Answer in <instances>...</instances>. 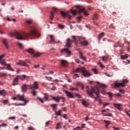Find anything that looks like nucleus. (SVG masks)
Here are the masks:
<instances>
[{
    "label": "nucleus",
    "instance_id": "nucleus-49",
    "mask_svg": "<svg viewBox=\"0 0 130 130\" xmlns=\"http://www.w3.org/2000/svg\"><path fill=\"white\" fill-rule=\"evenodd\" d=\"M26 23L27 24H31V23H32V21H31V20H26Z\"/></svg>",
    "mask_w": 130,
    "mask_h": 130
},
{
    "label": "nucleus",
    "instance_id": "nucleus-42",
    "mask_svg": "<svg viewBox=\"0 0 130 130\" xmlns=\"http://www.w3.org/2000/svg\"><path fill=\"white\" fill-rule=\"evenodd\" d=\"M44 98L47 101L48 100V95H47L46 93H45Z\"/></svg>",
    "mask_w": 130,
    "mask_h": 130
},
{
    "label": "nucleus",
    "instance_id": "nucleus-44",
    "mask_svg": "<svg viewBox=\"0 0 130 130\" xmlns=\"http://www.w3.org/2000/svg\"><path fill=\"white\" fill-rule=\"evenodd\" d=\"M104 116H112V114L111 113H109V114H104Z\"/></svg>",
    "mask_w": 130,
    "mask_h": 130
},
{
    "label": "nucleus",
    "instance_id": "nucleus-4",
    "mask_svg": "<svg viewBox=\"0 0 130 130\" xmlns=\"http://www.w3.org/2000/svg\"><path fill=\"white\" fill-rule=\"evenodd\" d=\"M38 86L39 84L37 82H35L34 84L28 85V88L31 90V93L34 96H37L35 90H36V89H38Z\"/></svg>",
    "mask_w": 130,
    "mask_h": 130
},
{
    "label": "nucleus",
    "instance_id": "nucleus-5",
    "mask_svg": "<svg viewBox=\"0 0 130 130\" xmlns=\"http://www.w3.org/2000/svg\"><path fill=\"white\" fill-rule=\"evenodd\" d=\"M5 56V55H2L0 56V63H2V64H4V66H6L7 67L9 71H11V72H14V69L11 67V64H7L6 63V61L4 59H3V58Z\"/></svg>",
    "mask_w": 130,
    "mask_h": 130
},
{
    "label": "nucleus",
    "instance_id": "nucleus-31",
    "mask_svg": "<svg viewBox=\"0 0 130 130\" xmlns=\"http://www.w3.org/2000/svg\"><path fill=\"white\" fill-rule=\"evenodd\" d=\"M51 106L53 108V110H54H54H56V109H55V108H57V105H56V104H52V105H51Z\"/></svg>",
    "mask_w": 130,
    "mask_h": 130
},
{
    "label": "nucleus",
    "instance_id": "nucleus-45",
    "mask_svg": "<svg viewBox=\"0 0 130 130\" xmlns=\"http://www.w3.org/2000/svg\"><path fill=\"white\" fill-rule=\"evenodd\" d=\"M94 20H97L98 19V14H94L93 17Z\"/></svg>",
    "mask_w": 130,
    "mask_h": 130
},
{
    "label": "nucleus",
    "instance_id": "nucleus-32",
    "mask_svg": "<svg viewBox=\"0 0 130 130\" xmlns=\"http://www.w3.org/2000/svg\"><path fill=\"white\" fill-rule=\"evenodd\" d=\"M35 57H37V56H40V55H41V53H39V52H37L36 53L35 52V54L33 55Z\"/></svg>",
    "mask_w": 130,
    "mask_h": 130
},
{
    "label": "nucleus",
    "instance_id": "nucleus-51",
    "mask_svg": "<svg viewBox=\"0 0 130 130\" xmlns=\"http://www.w3.org/2000/svg\"><path fill=\"white\" fill-rule=\"evenodd\" d=\"M108 95H109V96L111 98H112V96H113L112 93H111V92H108Z\"/></svg>",
    "mask_w": 130,
    "mask_h": 130
},
{
    "label": "nucleus",
    "instance_id": "nucleus-61",
    "mask_svg": "<svg viewBox=\"0 0 130 130\" xmlns=\"http://www.w3.org/2000/svg\"><path fill=\"white\" fill-rule=\"evenodd\" d=\"M51 90H52L53 91H55V90H56V87L53 86L51 88Z\"/></svg>",
    "mask_w": 130,
    "mask_h": 130
},
{
    "label": "nucleus",
    "instance_id": "nucleus-28",
    "mask_svg": "<svg viewBox=\"0 0 130 130\" xmlns=\"http://www.w3.org/2000/svg\"><path fill=\"white\" fill-rule=\"evenodd\" d=\"M127 57H128V55L127 54L121 55V59H125V58H127Z\"/></svg>",
    "mask_w": 130,
    "mask_h": 130
},
{
    "label": "nucleus",
    "instance_id": "nucleus-56",
    "mask_svg": "<svg viewBox=\"0 0 130 130\" xmlns=\"http://www.w3.org/2000/svg\"><path fill=\"white\" fill-rule=\"evenodd\" d=\"M75 96H76L77 97H78V98H81L82 97V96H81V95L79 94H76Z\"/></svg>",
    "mask_w": 130,
    "mask_h": 130
},
{
    "label": "nucleus",
    "instance_id": "nucleus-17",
    "mask_svg": "<svg viewBox=\"0 0 130 130\" xmlns=\"http://www.w3.org/2000/svg\"><path fill=\"white\" fill-rule=\"evenodd\" d=\"M17 64H19L20 66H24V67H28L27 63H26L24 61L19 60L17 62Z\"/></svg>",
    "mask_w": 130,
    "mask_h": 130
},
{
    "label": "nucleus",
    "instance_id": "nucleus-8",
    "mask_svg": "<svg viewBox=\"0 0 130 130\" xmlns=\"http://www.w3.org/2000/svg\"><path fill=\"white\" fill-rule=\"evenodd\" d=\"M72 38L74 39V40H71V39H67L65 47H68V48H71V46H72V45H71V43L72 42H74V41H77V40H76V36H73L72 37Z\"/></svg>",
    "mask_w": 130,
    "mask_h": 130
},
{
    "label": "nucleus",
    "instance_id": "nucleus-9",
    "mask_svg": "<svg viewBox=\"0 0 130 130\" xmlns=\"http://www.w3.org/2000/svg\"><path fill=\"white\" fill-rule=\"evenodd\" d=\"M60 14L63 18H69V20L72 19V18L73 17L70 15V13L68 12H64L63 11H61Z\"/></svg>",
    "mask_w": 130,
    "mask_h": 130
},
{
    "label": "nucleus",
    "instance_id": "nucleus-64",
    "mask_svg": "<svg viewBox=\"0 0 130 130\" xmlns=\"http://www.w3.org/2000/svg\"><path fill=\"white\" fill-rule=\"evenodd\" d=\"M127 51H130V47H127V49H126Z\"/></svg>",
    "mask_w": 130,
    "mask_h": 130
},
{
    "label": "nucleus",
    "instance_id": "nucleus-11",
    "mask_svg": "<svg viewBox=\"0 0 130 130\" xmlns=\"http://www.w3.org/2000/svg\"><path fill=\"white\" fill-rule=\"evenodd\" d=\"M61 52H64V53H67L68 56H71L72 54V52L68 48H65L61 50Z\"/></svg>",
    "mask_w": 130,
    "mask_h": 130
},
{
    "label": "nucleus",
    "instance_id": "nucleus-3",
    "mask_svg": "<svg viewBox=\"0 0 130 130\" xmlns=\"http://www.w3.org/2000/svg\"><path fill=\"white\" fill-rule=\"evenodd\" d=\"M81 72L84 77H91V75L88 70H86L84 67H80L73 70V73H80Z\"/></svg>",
    "mask_w": 130,
    "mask_h": 130
},
{
    "label": "nucleus",
    "instance_id": "nucleus-58",
    "mask_svg": "<svg viewBox=\"0 0 130 130\" xmlns=\"http://www.w3.org/2000/svg\"><path fill=\"white\" fill-rule=\"evenodd\" d=\"M81 18H83V16H78L77 19H78V20H79V21H80Z\"/></svg>",
    "mask_w": 130,
    "mask_h": 130
},
{
    "label": "nucleus",
    "instance_id": "nucleus-50",
    "mask_svg": "<svg viewBox=\"0 0 130 130\" xmlns=\"http://www.w3.org/2000/svg\"><path fill=\"white\" fill-rule=\"evenodd\" d=\"M105 74L106 76H107V77H112V75H110L109 73H105Z\"/></svg>",
    "mask_w": 130,
    "mask_h": 130
},
{
    "label": "nucleus",
    "instance_id": "nucleus-41",
    "mask_svg": "<svg viewBox=\"0 0 130 130\" xmlns=\"http://www.w3.org/2000/svg\"><path fill=\"white\" fill-rule=\"evenodd\" d=\"M7 74L4 72H0V77H5Z\"/></svg>",
    "mask_w": 130,
    "mask_h": 130
},
{
    "label": "nucleus",
    "instance_id": "nucleus-13",
    "mask_svg": "<svg viewBox=\"0 0 130 130\" xmlns=\"http://www.w3.org/2000/svg\"><path fill=\"white\" fill-rule=\"evenodd\" d=\"M52 99H53L54 101H56V102H59L60 100H62V102H64V98L61 96H52Z\"/></svg>",
    "mask_w": 130,
    "mask_h": 130
},
{
    "label": "nucleus",
    "instance_id": "nucleus-39",
    "mask_svg": "<svg viewBox=\"0 0 130 130\" xmlns=\"http://www.w3.org/2000/svg\"><path fill=\"white\" fill-rule=\"evenodd\" d=\"M82 104L83 105H84V106H85L86 107H87V106H88V105H87V102H86V101H83L82 102Z\"/></svg>",
    "mask_w": 130,
    "mask_h": 130
},
{
    "label": "nucleus",
    "instance_id": "nucleus-63",
    "mask_svg": "<svg viewBox=\"0 0 130 130\" xmlns=\"http://www.w3.org/2000/svg\"><path fill=\"white\" fill-rule=\"evenodd\" d=\"M9 119H12L13 120H15V117H10L9 118Z\"/></svg>",
    "mask_w": 130,
    "mask_h": 130
},
{
    "label": "nucleus",
    "instance_id": "nucleus-40",
    "mask_svg": "<svg viewBox=\"0 0 130 130\" xmlns=\"http://www.w3.org/2000/svg\"><path fill=\"white\" fill-rule=\"evenodd\" d=\"M60 127V123H58L56 124V129H59Z\"/></svg>",
    "mask_w": 130,
    "mask_h": 130
},
{
    "label": "nucleus",
    "instance_id": "nucleus-37",
    "mask_svg": "<svg viewBox=\"0 0 130 130\" xmlns=\"http://www.w3.org/2000/svg\"><path fill=\"white\" fill-rule=\"evenodd\" d=\"M54 14V12H51V15L50 16V18L51 20H53V18L54 17L53 16Z\"/></svg>",
    "mask_w": 130,
    "mask_h": 130
},
{
    "label": "nucleus",
    "instance_id": "nucleus-18",
    "mask_svg": "<svg viewBox=\"0 0 130 130\" xmlns=\"http://www.w3.org/2000/svg\"><path fill=\"white\" fill-rule=\"evenodd\" d=\"M100 87H101V88H102V89L103 90V91H102V92L103 94H105V90H104V89H105V88H106L107 87V85H106L105 84H100Z\"/></svg>",
    "mask_w": 130,
    "mask_h": 130
},
{
    "label": "nucleus",
    "instance_id": "nucleus-22",
    "mask_svg": "<svg viewBox=\"0 0 130 130\" xmlns=\"http://www.w3.org/2000/svg\"><path fill=\"white\" fill-rule=\"evenodd\" d=\"M17 77L19 79V80H21L22 81L25 80V79L27 78V76H26V75L17 76Z\"/></svg>",
    "mask_w": 130,
    "mask_h": 130
},
{
    "label": "nucleus",
    "instance_id": "nucleus-47",
    "mask_svg": "<svg viewBox=\"0 0 130 130\" xmlns=\"http://www.w3.org/2000/svg\"><path fill=\"white\" fill-rule=\"evenodd\" d=\"M89 117H90V115H87V116L85 118V121L89 120Z\"/></svg>",
    "mask_w": 130,
    "mask_h": 130
},
{
    "label": "nucleus",
    "instance_id": "nucleus-14",
    "mask_svg": "<svg viewBox=\"0 0 130 130\" xmlns=\"http://www.w3.org/2000/svg\"><path fill=\"white\" fill-rule=\"evenodd\" d=\"M49 37L50 38V43L51 44H54L55 43H59V41L56 42L54 40V37L53 35H50Z\"/></svg>",
    "mask_w": 130,
    "mask_h": 130
},
{
    "label": "nucleus",
    "instance_id": "nucleus-30",
    "mask_svg": "<svg viewBox=\"0 0 130 130\" xmlns=\"http://www.w3.org/2000/svg\"><path fill=\"white\" fill-rule=\"evenodd\" d=\"M71 13H72V14H73V15H77V14H78V10H71Z\"/></svg>",
    "mask_w": 130,
    "mask_h": 130
},
{
    "label": "nucleus",
    "instance_id": "nucleus-27",
    "mask_svg": "<svg viewBox=\"0 0 130 130\" xmlns=\"http://www.w3.org/2000/svg\"><path fill=\"white\" fill-rule=\"evenodd\" d=\"M105 123L106 124L105 125V126L107 128H109V127H108V124H110V121H107V120H104Z\"/></svg>",
    "mask_w": 130,
    "mask_h": 130
},
{
    "label": "nucleus",
    "instance_id": "nucleus-57",
    "mask_svg": "<svg viewBox=\"0 0 130 130\" xmlns=\"http://www.w3.org/2000/svg\"><path fill=\"white\" fill-rule=\"evenodd\" d=\"M38 99H39V100H40V101H41V102H42V103H44V101H43V100L41 99V98H38Z\"/></svg>",
    "mask_w": 130,
    "mask_h": 130
},
{
    "label": "nucleus",
    "instance_id": "nucleus-46",
    "mask_svg": "<svg viewBox=\"0 0 130 130\" xmlns=\"http://www.w3.org/2000/svg\"><path fill=\"white\" fill-rule=\"evenodd\" d=\"M124 42L125 44H127L128 46H129V45H130V42H129L125 40V39L124 41Z\"/></svg>",
    "mask_w": 130,
    "mask_h": 130
},
{
    "label": "nucleus",
    "instance_id": "nucleus-25",
    "mask_svg": "<svg viewBox=\"0 0 130 130\" xmlns=\"http://www.w3.org/2000/svg\"><path fill=\"white\" fill-rule=\"evenodd\" d=\"M79 53H80L79 58H81V59H83V60H86V57L83 56V53L82 52H80Z\"/></svg>",
    "mask_w": 130,
    "mask_h": 130
},
{
    "label": "nucleus",
    "instance_id": "nucleus-21",
    "mask_svg": "<svg viewBox=\"0 0 130 130\" xmlns=\"http://www.w3.org/2000/svg\"><path fill=\"white\" fill-rule=\"evenodd\" d=\"M114 106H115L116 107V108H117V109H118V110H121V108L120 107V106H121V104H113Z\"/></svg>",
    "mask_w": 130,
    "mask_h": 130
},
{
    "label": "nucleus",
    "instance_id": "nucleus-16",
    "mask_svg": "<svg viewBox=\"0 0 130 130\" xmlns=\"http://www.w3.org/2000/svg\"><path fill=\"white\" fill-rule=\"evenodd\" d=\"M19 80L20 79L18 78L17 76L13 81V84H12L13 86H16V85H18V83L19 82Z\"/></svg>",
    "mask_w": 130,
    "mask_h": 130
},
{
    "label": "nucleus",
    "instance_id": "nucleus-15",
    "mask_svg": "<svg viewBox=\"0 0 130 130\" xmlns=\"http://www.w3.org/2000/svg\"><path fill=\"white\" fill-rule=\"evenodd\" d=\"M64 92L66 94V96H67V97H69V98H75V96L74 95V94H73V93H72V92H69L68 91V90H65Z\"/></svg>",
    "mask_w": 130,
    "mask_h": 130
},
{
    "label": "nucleus",
    "instance_id": "nucleus-53",
    "mask_svg": "<svg viewBox=\"0 0 130 130\" xmlns=\"http://www.w3.org/2000/svg\"><path fill=\"white\" fill-rule=\"evenodd\" d=\"M70 90H71V91H75V90H76V91L78 90V88H76L74 87H72L70 89Z\"/></svg>",
    "mask_w": 130,
    "mask_h": 130
},
{
    "label": "nucleus",
    "instance_id": "nucleus-54",
    "mask_svg": "<svg viewBox=\"0 0 130 130\" xmlns=\"http://www.w3.org/2000/svg\"><path fill=\"white\" fill-rule=\"evenodd\" d=\"M75 61L76 62H77V63H80V60H79V59H75Z\"/></svg>",
    "mask_w": 130,
    "mask_h": 130
},
{
    "label": "nucleus",
    "instance_id": "nucleus-7",
    "mask_svg": "<svg viewBox=\"0 0 130 130\" xmlns=\"http://www.w3.org/2000/svg\"><path fill=\"white\" fill-rule=\"evenodd\" d=\"M13 100H19V101H24V104L28 103V100H26L24 95H21L20 94L17 95L16 97L13 98Z\"/></svg>",
    "mask_w": 130,
    "mask_h": 130
},
{
    "label": "nucleus",
    "instance_id": "nucleus-38",
    "mask_svg": "<svg viewBox=\"0 0 130 130\" xmlns=\"http://www.w3.org/2000/svg\"><path fill=\"white\" fill-rule=\"evenodd\" d=\"M17 45L18 46H19V47H20V48H21V49L24 48V46H23V45H22V44H20L19 43H17Z\"/></svg>",
    "mask_w": 130,
    "mask_h": 130
},
{
    "label": "nucleus",
    "instance_id": "nucleus-12",
    "mask_svg": "<svg viewBox=\"0 0 130 130\" xmlns=\"http://www.w3.org/2000/svg\"><path fill=\"white\" fill-rule=\"evenodd\" d=\"M79 12V14H81V13H83L84 16H89V13H88V11L85 10L84 8H80Z\"/></svg>",
    "mask_w": 130,
    "mask_h": 130
},
{
    "label": "nucleus",
    "instance_id": "nucleus-35",
    "mask_svg": "<svg viewBox=\"0 0 130 130\" xmlns=\"http://www.w3.org/2000/svg\"><path fill=\"white\" fill-rule=\"evenodd\" d=\"M3 103L6 105L9 103V100H5L3 101Z\"/></svg>",
    "mask_w": 130,
    "mask_h": 130
},
{
    "label": "nucleus",
    "instance_id": "nucleus-29",
    "mask_svg": "<svg viewBox=\"0 0 130 130\" xmlns=\"http://www.w3.org/2000/svg\"><path fill=\"white\" fill-rule=\"evenodd\" d=\"M60 113H61V110H59L58 111H55V114L56 115H58L59 116H60V115H61Z\"/></svg>",
    "mask_w": 130,
    "mask_h": 130
},
{
    "label": "nucleus",
    "instance_id": "nucleus-33",
    "mask_svg": "<svg viewBox=\"0 0 130 130\" xmlns=\"http://www.w3.org/2000/svg\"><path fill=\"white\" fill-rule=\"evenodd\" d=\"M104 37V32L101 33L99 36V40H100L101 38H103Z\"/></svg>",
    "mask_w": 130,
    "mask_h": 130
},
{
    "label": "nucleus",
    "instance_id": "nucleus-34",
    "mask_svg": "<svg viewBox=\"0 0 130 130\" xmlns=\"http://www.w3.org/2000/svg\"><path fill=\"white\" fill-rule=\"evenodd\" d=\"M108 60V59L107 58V57L104 56H103V58H102V61H107Z\"/></svg>",
    "mask_w": 130,
    "mask_h": 130
},
{
    "label": "nucleus",
    "instance_id": "nucleus-48",
    "mask_svg": "<svg viewBox=\"0 0 130 130\" xmlns=\"http://www.w3.org/2000/svg\"><path fill=\"white\" fill-rule=\"evenodd\" d=\"M92 72H93L94 74H98V71H97L96 69H92Z\"/></svg>",
    "mask_w": 130,
    "mask_h": 130
},
{
    "label": "nucleus",
    "instance_id": "nucleus-2",
    "mask_svg": "<svg viewBox=\"0 0 130 130\" xmlns=\"http://www.w3.org/2000/svg\"><path fill=\"white\" fill-rule=\"evenodd\" d=\"M100 90L97 86L91 87V90H87V93L91 98H94L95 100H98L101 104V100L99 99L100 95L99 93Z\"/></svg>",
    "mask_w": 130,
    "mask_h": 130
},
{
    "label": "nucleus",
    "instance_id": "nucleus-26",
    "mask_svg": "<svg viewBox=\"0 0 130 130\" xmlns=\"http://www.w3.org/2000/svg\"><path fill=\"white\" fill-rule=\"evenodd\" d=\"M7 94V91L5 90H0V95L2 96H5Z\"/></svg>",
    "mask_w": 130,
    "mask_h": 130
},
{
    "label": "nucleus",
    "instance_id": "nucleus-24",
    "mask_svg": "<svg viewBox=\"0 0 130 130\" xmlns=\"http://www.w3.org/2000/svg\"><path fill=\"white\" fill-rule=\"evenodd\" d=\"M21 89H22V92H26V91H27V85H23L22 87H21Z\"/></svg>",
    "mask_w": 130,
    "mask_h": 130
},
{
    "label": "nucleus",
    "instance_id": "nucleus-62",
    "mask_svg": "<svg viewBox=\"0 0 130 130\" xmlns=\"http://www.w3.org/2000/svg\"><path fill=\"white\" fill-rule=\"evenodd\" d=\"M58 27L59 28H63V25H62V24H59Z\"/></svg>",
    "mask_w": 130,
    "mask_h": 130
},
{
    "label": "nucleus",
    "instance_id": "nucleus-10",
    "mask_svg": "<svg viewBox=\"0 0 130 130\" xmlns=\"http://www.w3.org/2000/svg\"><path fill=\"white\" fill-rule=\"evenodd\" d=\"M79 41L81 45H84V46H87V45H88V41L85 40V38H79Z\"/></svg>",
    "mask_w": 130,
    "mask_h": 130
},
{
    "label": "nucleus",
    "instance_id": "nucleus-20",
    "mask_svg": "<svg viewBox=\"0 0 130 130\" xmlns=\"http://www.w3.org/2000/svg\"><path fill=\"white\" fill-rule=\"evenodd\" d=\"M61 64L62 67H68V61H67L66 60H61Z\"/></svg>",
    "mask_w": 130,
    "mask_h": 130
},
{
    "label": "nucleus",
    "instance_id": "nucleus-60",
    "mask_svg": "<svg viewBox=\"0 0 130 130\" xmlns=\"http://www.w3.org/2000/svg\"><path fill=\"white\" fill-rule=\"evenodd\" d=\"M113 128L114 129H115V130H119V128H118V127L114 126V127H113Z\"/></svg>",
    "mask_w": 130,
    "mask_h": 130
},
{
    "label": "nucleus",
    "instance_id": "nucleus-52",
    "mask_svg": "<svg viewBox=\"0 0 130 130\" xmlns=\"http://www.w3.org/2000/svg\"><path fill=\"white\" fill-rule=\"evenodd\" d=\"M119 92H120V93H122V94H124V90L123 89H119Z\"/></svg>",
    "mask_w": 130,
    "mask_h": 130
},
{
    "label": "nucleus",
    "instance_id": "nucleus-6",
    "mask_svg": "<svg viewBox=\"0 0 130 130\" xmlns=\"http://www.w3.org/2000/svg\"><path fill=\"white\" fill-rule=\"evenodd\" d=\"M128 83L127 79H123L122 83H115L114 88H119L120 87H125V84Z\"/></svg>",
    "mask_w": 130,
    "mask_h": 130
},
{
    "label": "nucleus",
    "instance_id": "nucleus-36",
    "mask_svg": "<svg viewBox=\"0 0 130 130\" xmlns=\"http://www.w3.org/2000/svg\"><path fill=\"white\" fill-rule=\"evenodd\" d=\"M98 64H99V67H100V68H101L102 69L104 68V65H103V64L101 63V62H99L98 63Z\"/></svg>",
    "mask_w": 130,
    "mask_h": 130
},
{
    "label": "nucleus",
    "instance_id": "nucleus-23",
    "mask_svg": "<svg viewBox=\"0 0 130 130\" xmlns=\"http://www.w3.org/2000/svg\"><path fill=\"white\" fill-rule=\"evenodd\" d=\"M3 44H4L5 47H6V48H9V47H8V40L6 39H3Z\"/></svg>",
    "mask_w": 130,
    "mask_h": 130
},
{
    "label": "nucleus",
    "instance_id": "nucleus-55",
    "mask_svg": "<svg viewBox=\"0 0 130 130\" xmlns=\"http://www.w3.org/2000/svg\"><path fill=\"white\" fill-rule=\"evenodd\" d=\"M63 117L65 118V119H67L68 116H67V114H64V115H62Z\"/></svg>",
    "mask_w": 130,
    "mask_h": 130
},
{
    "label": "nucleus",
    "instance_id": "nucleus-43",
    "mask_svg": "<svg viewBox=\"0 0 130 130\" xmlns=\"http://www.w3.org/2000/svg\"><path fill=\"white\" fill-rule=\"evenodd\" d=\"M79 76L78 74H74V75L73 76V79H77V78H79Z\"/></svg>",
    "mask_w": 130,
    "mask_h": 130
},
{
    "label": "nucleus",
    "instance_id": "nucleus-59",
    "mask_svg": "<svg viewBox=\"0 0 130 130\" xmlns=\"http://www.w3.org/2000/svg\"><path fill=\"white\" fill-rule=\"evenodd\" d=\"M108 105H109V104L106 103L104 104V107H106V106H108Z\"/></svg>",
    "mask_w": 130,
    "mask_h": 130
},
{
    "label": "nucleus",
    "instance_id": "nucleus-19",
    "mask_svg": "<svg viewBox=\"0 0 130 130\" xmlns=\"http://www.w3.org/2000/svg\"><path fill=\"white\" fill-rule=\"evenodd\" d=\"M26 51L27 52H28V53H30V54H31V55H34L35 52L34 50L32 48H29L27 50H26Z\"/></svg>",
    "mask_w": 130,
    "mask_h": 130
},
{
    "label": "nucleus",
    "instance_id": "nucleus-1",
    "mask_svg": "<svg viewBox=\"0 0 130 130\" xmlns=\"http://www.w3.org/2000/svg\"><path fill=\"white\" fill-rule=\"evenodd\" d=\"M29 29V33L15 32L13 34L10 32L9 36H11V37H16L17 39L19 40H27V39H29L30 37H31V38H35V37H39L40 36V34L37 32L34 26L30 27Z\"/></svg>",
    "mask_w": 130,
    "mask_h": 130
}]
</instances>
